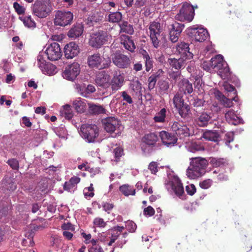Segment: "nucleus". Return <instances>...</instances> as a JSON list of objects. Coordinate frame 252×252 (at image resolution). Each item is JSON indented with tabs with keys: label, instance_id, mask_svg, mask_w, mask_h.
<instances>
[{
	"label": "nucleus",
	"instance_id": "f257e3e1",
	"mask_svg": "<svg viewBox=\"0 0 252 252\" xmlns=\"http://www.w3.org/2000/svg\"><path fill=\"white\" fill-rule=\"evenodd\" d=\"M190 164L187 170V176L195 179L203 176L206 172L208 165L207 160L204 158L194 157L190 158Z\"/></svg>",
	"mask_w": 252,
	"mask_h": 252
},
{
	"label": "nucleus",
	"instance_id": "f03ea898",
	"mask_svg": "<svg viewBox=\"0 0 252 252\" xmlns=\"http://www.w3.org/2000/svg\"><path fill=\"white\" fill-rule=\"evenodd\" d=\"M33 14L40 18L47 17L52 11V7L49 0H36L32 7Z\"/></svg>",
	"mask_w": 252,
	"mask_h": 252
},
{
	"label": "nucleus",
	"instance_id": "7ed1b4c3",
	"mask_svg": "<svg viewBox=\"0 0 252 252\" xmlns=\"http://www.w3.org/2000/svg\"><path fill=\"white\" fill-rule=\"evenodd\" d=\"M44 56H47V59L51 61H56L62 56V53L60 44L55 42L48 44L44 47Z\"/></svg>",
	"mask_w": 252,
	"mask_h": 252
},
{
	"label": "nucleus",
	"instance_id": "20e7f679",
	"mask_svg": "<svg viewBox=\"0 0 252 252\" xmlns=\"http://www.w3.org/2000/svg\"><path fill=\"white\" fill-rule=\"evenodd\" d=\"M187 34L192 39L200 42L205 41L209 36L207 30L197 26L189 27L187 30Z\"/></svg>",
	"mask_w": 252,
	"mask_h": 252
},
{
	"label": "nucleus",
	"instance_id": "39448f33",
	"mask_svg": "<svg viewBox=\"0 0 252 252\" xmlns=\"http://www.w3.org/2000/svg\"><path fill=\"white\" fill-rule=\"evenodd\" d=\"M194 15V7L186 2L183 4L179 12L175 16V19L180 21H187L190 22L193 19Z\"/></svg>",
	"mask_w": 252,
	"mask_h": 252
},
{
	"label": "nucleus",
	"instance_id": "423d86ee",
	"mask_svg": "<svg viewBox=\"0 0 252 252\" xmlns=\"http://www.w3.org/2000/svg\"><path fill=\"white\" fill-rule=\"evenodd\" d=\"M37 62L38 67L43 73L48 75H53L57 73V67L52 63L46 62L43 52L39 53Z\"/></svg>",
	"mask_w": 252,
	"mask_h": 252
},
{
	"label": "nucleus",
	"instance_id": "0eeeda50",
	"mask_svg": "<svg viewBox=\"0 0 252 252\" xmlns=\"http://www.w3.org/2000/svg\"><path fill=\"white\" fill-rule=\"evenodd\" d=\"M80 129L82 137L88 142H94L98 136V129L95 125H82Z\"/></svg>",
	"mask_w": 252,
	"mask_h": 252
},
{
	"label": "nucleus",
	"instance_id": "6e6552de",
	"mask_svg": "<svg viewBox=\"0 0 252 252\" xmlns=\"http://www.w3.org/2000/svg\"><path fill=\"white\" fill-rule=\"evenodd\" d=\"M109 37L110 35L107 31H98L92 34L90 44L94 48H100L108 41Z\"/></svg>",
	"mask_w": 252,
	"mask_h": 252
},
{
	"label": "nucleus",
	"instance_id": "1a4fd4ad",
	"mask_svg": "<svg viewBox=\"0 0 252 252\" xmlns=\"http://www.w3.org/2000/svg\"><path fill=\"white\" fill-rule=\"evenodd\" d=\"M113 63L120 68H126L130 64L129 57L117 51L112 56Z\"/></svg>",
	"mask_w": 252,
	"mask_h": 252
},
{
	"label": "nucleus",
	"instance_id": "9d476101",
	"mask_svg": "<svg viewBox=\"0 0 252 252\" xmlns=\"http://www.w3.org/2000/svg\"><path fill=\"white\" fill-rule=\"evenodd\" d=\"M73 17V14L70 11H58L56 14L54 22L55 25L65 26L70 23Z\"/></svg>",
	"mask_w": 252,
	"mask_h": 252
},
{
	"label": "nucleus",
	"instance_id": "9b49d317",
	"mask_svg": "<svg viewBox=\"0 0 252 252\" xmlns=\"http://www.w3.org/2000/svg\"><path fill=\"white\" fill-rule=\"evenodd\" d=\"M125 83V75L120 70H115L112 79L110 81V86L113 93L120 90Z\"/></svg>",
	"mask_w": 252,
	"mask_h": 252
},
{
	"label": "nucleus",
	"instance_id": "f8f14e48",
	"mask_svg": "<svg viewBox=\"0 0 252 252\" xmlns=\"http://www.w3.org/2000/svg\"><path fill=\"white\" fill-rule=\"evenodd\" d=\"M79 75V63L77 60L69 65L68 69H65L63 73V76L64 78L72 82L77 81V76Z\"/></svg>",
	"mask_w": 252,
	"mask_h": 252
},
{
	"label": "nucleus",
	"instance_id": "ddd939ff",
	"mask_svg": "<svg viewBox=\"0 0 252 252\" xmlns=\"http://www.w3.org/2000/svg\"><path fill=\"white\" fill-rule=\"evenodd\" d=\"M150 30V37L153 45L155 48H158L159 47L160 40L158 37L160 35V24L156 22L152 23L149 28Z\"/></svg>",
	"mask_w": 252,
	"mask_h": 252
},
{
	"label": "nucleus",
	"instance_id": "4468645a",
	"mask_svg": "<svg viewBox=\"0 0 252 252\" xmlns=\"http://www.w3.org/2000/svg\"><path fill=\"white\" fill-rule=\"evenodd\" d=\"M184 27V24L177 22H175L168 26L169 39L172 42L175 43L178 41Z\"/></svg>",
	"mask_w": 252,
	"mask_h": 252
},
{
	"label": "nucleus",
	"instance_id": "2eb2a0df",
	"mask_svg": "<svg viewBox=\"0 0 252 252\" xmlns=\"http://www.w3.org/2000/svg\"><path fill=\"white\" fill-rule=\"evenodd\" d=\"M195 115V122L200 127L207 126L212 121L213 114L211 112L203 111Z\"/></svg>",
	"mask_w": 252,
	"mask_h": 252
},
{
	"label": "nucleus",
	"instance_id": "dca6fc26",
	"mask_svg": "<svg viewBox=\"0 0 252 252\" xmlns=\"http://www.w3.org/2000/svg\"><path fill=\"white\" fill-rule=\"evenodd\" d=\"M110 75L106 70L98 72L95 76V82L96 84L103 88H108L110 87Z\"/></svg>",
	"mask_w": 252,
	"mask_h": 252
},
{
	"label": "nucleus",
	"instance_id": "f3484780",
	"mask_svg": "<svg viewBox=\"0 0 252 252\" xmlns=\"http://www.w3.org/2000/svg\"><path fill=\"white\" fill-rule=\"evenodd\" d=\"M171 128L180 139L189 137L190 135V130L189 127L181 123L175 122L173 124Z\"/></svg>",
	"mask_w": 252,
	"mask_h": 252
},
{
	"label": "nucleus",
	"instance_id": "a211bd4d",
	"mask_svg": "<svg viewBox=\"0 0 252 252\" xmlns=\"http://www.w3.org/2000/svg\"><path fill=\"white\" fill-rule=\"evenodd\" d=\"M189 44L185 42H181L177 44L176 50L180 57L187 60H190L193 58V54L189 51Z\"/></svg>",
	"mask_w": 252,
	"mask_h": 252
},
{
	"label": "nucleus",
	"instance_id": "6ab92c4d",
	"mask_svg": "<svg viewBox=\"0 0 252 252\" xmlns=\"http://www.w3.org/2000/svg\"><path fill=\"white\" fill-rule=\"evenodd\" d=\"M104 129L109 133H113L115 131L120 125V122L115 117H107L102 121Z\"/></svg>",
	"mask_w": 252,
	"mask_h": 252
},
{
	"label": "nucleus",
	"instance_id": "aec40b11",
	"mask_svg": "<svg viewBox=\"0 0 252 252\" xmlns=\"http://www.w3.org/2000/svg\"><path fill=\"white\" fill-rule=\"evenodd\" d=\"M64 56L67 59H72L79 54V45L74 42L67 44L64 48Z\"/></svg>",
	"mask_w": 252,
	"mask_h": 252
},
{
	"label": "nucleus",
	"instance_id": "412c9836",
	"mask_svg": "<svg viewBox=\"0 0 252 252\" xmlns=\"http://www.w3.org/2000/svg\"><path fill=\"white\" fill-rule=\"evenodd\" d=\"M169 185L175 194L180 197L184 194V189L182 183L179 178L174 177Z\"/></svg>",
	"mask_w": 252,
	"mask_h": 252
},
{
	"label": "nucleus",
	"instance_id": "4be33fe9",
	"mask_svg": "<svg viewBox=\"0 0 252 252\" xmlns=\"http://www.w3.org/2000/svg\"><path fill=\"white\" fill-rule=\"evenodd\" d=\"M188 61L181 57L179 59L170 58L168 59L167 62L172 69L179 70L185 67Z\"/></svg>",
	"mask_w": 252,
	"mask_h": 252
},
{
	"label": "nucleus",
	"instance_id": "5701e85b",
	"mask_svg": "<svg viewBox=\"0 0 252 252\" xmlns=\"http://www.w3.org/2000/svg\"><path fill=\"white\" fill-rule=\"evenodd\" d=\"M159 136L163 143L168 147L173 146L177 141L176 136L165 131H161Z\"/></svg>",
	"mask_w": 252,
	"mask_h": 252
},
{
	"label": "nucleus",
	"instance_id": "b1692460",
	"mask_svg": "<svg viewBox=\"0 0 252 252\" xmlns=\"http://www.w3.org/2000/svg\"><path fill=\"white\" fill-rule=\"evenodd\" d=\"M120 39L121 43L123 45L126 49L132 53L134 52L136 46L131 39V37L126 34H122Z\"/></svg>",
	"mask_w": 252,
	"mask_h": 252
},
{
	"label": "nucleus",
	"instance_id": "393cba45",
	"mask_svg": "<svg viewBox=\"0 0 252 252\" xmlns=\"http://www.w3.org/2000/svg\"><path fill=\"white\" fill-rule=\"evenodd\" d=\"M220 132L216 130L205 129L203 131L202 137L208 141L218 142L220 138Z\"/></svg>",
	"mask_w": 252,
	"mask_h": 252
},
{
	"label": "nucleus",
	"instance_id": "a878e982",
	"mask_svg": "<svg viewBox=\"0 0 252 252\" xmlns=\"http://www.w3.org/2000/svg\"><path fill=\"white\" fill-rule=\"evenodd\" d=\"M179 90L185 94H190L193 92L192 84L188 79H183L179 83Z\"/></svg>",
	"mask_w": 252,
	"mask_h": 252
},
{
	"label": "nucleus",
	"instance_id": "bb28decb",
	"mask_svg": "<svg viewBox=\"0 0 252 252\" xmlns=\"http://www.w3.org/2000/svg\"><path fill=\"white\" fill-rule=\"evenodd\" d=\"M212 69L218 70L221 69L225 63L223 60V56L221 55H217L211 59Z\"/></svg>",
	"mask_w": 252,
	"mask_h": 252
},
{
	"label": "nucleus",
	"instance_id": "cd10ccee",
	"mask_svg": "<svg viewBox=\"0 0 252 252\" xmlns=\"http://www.w3.org/2000/svg\"><path fill=\"white\" fill-rule=\"evenodd\" d=\"M225 117L229 124L235 126L240 124L242 121V119L238 117L233 110H229L226 112Z\"/></svg>",
	"mask_w": 252,
	"mask_h": 252
},
{
	"label": "nucleus",
	"instance_id": "c85d7f7f",
	"mask_svg": "<svg viewBox=\"0 0 252 252\" xmlns=\"http://www.w3.org/2000/svg\"><path fill=\"white\" fill-rule=\"evenodd\" d=\"M79 183V178L72 177L68 181L65 182L63 189L69 192H74L77 188V184Z\"/></svg>",
	"mask_w": 252,
	"mask_h": 252
},
{
	"label": "nucleus",
	"instance_id": "c756f323",
	"mask_svg": "<svg viewBox=\"0 0 252 252\" xmlns=\"http://www.w3.org/2000/svg\"><path fill=\"white\" fill-rule=\"evenodd\" d=\"M120 27V32L125 33L127 34L132 35L134 32L133 25L129 24L126 21H122L121 23L119 24Z\"/></svg>",
	"mask_w": 252,
	"mask_h": 252
},
{
	"label": "nucleus",
	"instance_id": "7c9ffc66",
	"mask_svg": "<svg viewBox=\"0 0 252 252\" xmlns=\"http://www.w3.org/2000/svg\"><path fill=\"white\" fill-rule=\"evenodd\" d=\"M87 61L89 66L98 68L101 63V58L99 54H94L89 56Z\"/></svg>",
	"mask_w": 252,
	"mask_h": 252
},
{
	"label": "nucleus",
	"instance_id": "2f4dec72",
	"mask_svg": "<svg viewBox=\"0 0 252 252\" xmlns=\"http://www.w3.org/2000/svg\"><path fill=\"white\" fill-rule=\"evenodd\" d=\"M44 227L42 225H35L33 223L29 225V229L31 232L27 233L25 234V236L26 237H28L30 239V242L31 244L32 245L34 243L32 239L34 232L40 230H42Z\"/></svg>",
	"mask_w": 252,
	"mask_h": 252
},
{
	"label": "nucleus",
	"instance_id": "473e14b6",
	"mask_svg": "<svg viewBox=\"0 0 252 252\" xmlns=\"http://www.w3.org/2000/svg\"><path fill=\"white\" fill-rule=\"evenodd\" d=\"M216 96L224 107H231L233 105L232 97L228 98L219 91L216 93Z\"/></svg>",
	"mask_w": 252,
	"mask_h": 252
},
{
	"label": "nucleus",
	"instance_id": "72a5a7b5",
	"mask_svg": "<svg viewBox=\"0 0 252 252\" xmlns=\"http://www.w3.org/2000/svg\"><path fill=\"white\" fill-rule=\"evenodd\" d=\"M158 140V136L155 133L145 134L143 138V142L149 146H154Z\"/></svg>",
	"mask_w": 252,
	"mask_h": 252
},
{
	"label": "nucleus",
	"instance_id": "f704fd0d",
	"mask_svg": "<svg viewBox=\"0 0 252 252\" xmlns=\"http://www.w3.org/2000/svg\"><path fill=\"white\" fill-rule=\"evenodd\" d=\"M19 19L23 22L24 26L29 28L33 29L36 27V23L32 18L31 16L23 15L19 17Z\"/></svg>",
	"mask_w": 252,
	"mask_h": 252
},
{
	"label": "nucleus",
	"instance_id": "c9c22d12",
	"mask_svg": "<svg viewBox=\"0 0 252 252\" xmlns=\"http://www.w3.org/2000/svg\"><path fill=\"white\" fill-rule=\"evenodd\" d=\"M210 163L213 167H222L228 165L227 160L224 158H211Z\"/></svg>",
	"mask_w": 252,
	"mask_h": 252
},
{
	"label": "nucleus",
	"instance_id": "e433bc0d",
	"mask_svg": "<svg viewBox=\"0 0 252 252\" xmlns=\"http://www.w3.org/2000/svg\"><path fill=\"white\" fill-rule=\"evenodd\" d=\"M223 87L226 91L232 94L233 95L232 96V99L237 101L238 97L237 96V92L235 88L233 85L226 82H224Z\"/></svg>",
	"mask_w": 252,
	"mask_h": 252
},
{
	"label": "nucleus",
	"instance_id": "4c0bfd02",
	"mask_svg": "<svg viewBox=\"0 0 252 252\" xmlns=\"http://www.w3.org/2000/svg\"><path fill=\"white\" fill-rule=\"evenodd\" d=\"M60 113L61 116L64 117L66 119L68 120L71 119L73 116L71 108L69 105H65L63 106L60 110Z\"/></svg>",
	"mask_w": 252,
	"mask_h": 252
},
{
	"label": "nucleus",
	"instance_id": "58836bf2",
	"mask_svg": "<svg viewBox=\"0 0 252 252\" xmlns=\"http://www.w3.org/2000/svg\"><path fill=\"white\" fill-rule=\"evenodd\" d=\"M89 111L90 113L94 115H99L105 113V109L103 106L95 104H90L89 106Z\"/></svg>",
	"mask_w": 252,
	"mask_h": 252
},
{
	"label": "nucleus",
	"instance_id": "ea45409f",
	"mask_svg": "<svg viewBox=\"0 0 252 252\" xmlns=\"http://www.w3.org/2000/svg\"><path fill=\"white\" fill-rule=\"evenodd\" d=\"M122 14L120 12H114L110 13L108 16V21L110 23H119L122 21Z\"/></svg>",
	"mask_w": 252,
	"mask_h": 252
},
{
	"label": "nucleus",
	"instance_id": "a19ab883",
	"mask_svg": "<svg viewBox=\"0 0 252 252\" xmlns=\"http://www.w3.org/2000/svg\"><path fill=\"white\" fill-rule=\"evenodd\" d=\"M120 190L125 196L134 195L135 194V190L133 188L128 185H123L120 187Z\"/></svg>",
	"mask_w": 252,
	"mask_h": 252
},
{
	"label": "nucleus",
	"instance_id": "79ce46f5",
	"mask_svg": "<svg viewBox=\"0 0 252 252\" xmlns=\"http://www.w3.org/2000/svg\"><path fill=\"white\" fill-rule=\"evenodd\" d=\"M177 109L180 116L184 119L188 116L190 111V106L185 103Z\"/></svg>",
	"mask_w": 252,
	"mask_h": 252
},
{
	"label": "nucleus",
	"instance_id": "37998d69",
	"mask_svg": "<svg viewBox=\"0 0 252 252\" xmlns=\"http://www.w3.org/2000/svg\"><path fill=\"white\" fill-rule=\"evenodd\" d=\"M166 116V109L163 108L154 117V120L156 123H164L165 122Z\"/></svg>",
	"mask_w": 252,
	"mask_h": 252
},
{
	"label": "nucleus",
	"instance_id": "c03bdc74",
	"mask_svg": "<svg viewBox=\"0 0 252 252\" xmlns=\"http://www.w3.org/2000/svg\"><path fill=\"white\" fill-rule=\"evenodd\" d=\"M218 71H219V75L222 79H228L230 76V69L227 63L223 65V66Z\"/></svg>",
	"mask_w": 252,
	"mask_h": 252
},
{
	"label": "nucleus",
	"instance_id": "a18cd8bd",
	"mask_svg": "<svg viewBox=\"0 0 252 252\" xmlns=\"http://www.w3.org/2000/svg\"><path fill=\"white\" fill-rule=\"evenodd\" d=\"M174 107L178 109L185 103L183 97L179 94H176L173 99Z\"/></svg>",
	"mask_w": 252,
	"mask_h": 252
},
{
	"label": "nucleus",
	"instance_id": "49530a36",
	"mask_svg": "<svg viewBox=\"0 0 252 252\" xmlns=\"http://www.w3.org/2000/svg\"><path fill=\"white\" fill-rule=\"evenodd\" d=\"M93 224L96 227L104 228L107 225V222L101 218L96 217L93 220Z\"/></svg>",
	"mask_w": 252,
	"mask_h": 252
},
{
	"label": "nucleus",
	"instance_id": "de8ad7c7",
	"mask_svg": "<svg viewBox=\"0 0 252 252\" xmlns=\"http://www.w3.org/2000/svg\"><path fill=\"white\" fill-rule=\"evenodd\" d=\"M130 87L134 93H137L138 92H141L142 84L138 80H136L132 81L130 83Z\"/></svg>",
	"mask_w": 252,
	"mask_h": 252
},
{
	"label": "nucleus",
	"instance_id": "09e8293b",
	"mask_svg": "<svg viewBox=\"0 0 252 252\" xmlns=\"http://www.w3.org/2000/svg\"><path fill=\"white\" fill-rule=\"evenodd\" d=\"M98 241L97 240L92 239V247L90 249L89 252H104L102 248L97 245Z\"/></svg>",
	"mask_w": 252,
	"mask_h": 252
},
{
	"label": "nucleus",
	"instance_id": "8fccbe9b",
	"mask_svg": "<svg viewBox=\"0 0 252 252\" xmlns=\"http://www.w3.org/2000/svg\"><path fill=\"white\" fill-rule=\"evenodd\" d=\"M113 153L115 158V160L118 162L120 160V158L124 155V150L122 147H117L114 149Z\"/></svg>",
	"mask_w": 252,
	"mask_h": 252
},
{
	"label": "nucleus",
	"instance_id": "3c124183",
	"mask_svg": "<svg viewBox=\"0 0 252 252\" xmlns=\"http://www.w3.org/2000/svg\"><path fill=\"white\" fill-rule=\"evenodd\" d=\"M7 163L14 170H18L19 168V163L18 160L15 158H11L7 160Z\"/></svg>",
	"mask_w": 252,
	"mask_h": 252
},
{
	"label": "nucleus",
	"instance_id": "603ef678",
	"mask_svg": "<svg viewBox=\"0 0 252 252\" xmlns=\"http://www.w3.org/2000/svg\"><path fill=\"white\" fill-rule=\"evenodd\" d=\"M146 70L149 72L153 67L154 61L150 56L144 59Z\"/></svg>",
	"mask_w": 252,
	"mask_h": 252
},
{
	"label": "nucleus",
	"instance_id": "864d4df0",
	"mask_svg": "<svg viewBox=\"0 0 252 252\" xmlns=\"http://www.w3.org/2000/svg\"><path fill=\"white\" fill-rule=\"evenodd\" d=\"M83 193L86 198L87 197H92L94 196V188L93 187L92 184H91L89 187L84 189L83 190Z\"/></svg>",
	"mask_w": 252,
	"mask_h": 252
},
{
	"label": "nucleus",
	"instance_id": "5fc2aeb1",
	"mask_svg": "<svg viewBox=\"0 0 252 252\" xmlns=\"http://www.w3.org/2000/svg\"><path fill=\"white\" fill-rule=\"evenodd\" d=\"M126 227L129 232H134L136 229L137 226L133 221L128 220L126 223Z\"/></svg>",
	"mask_w": 252,
	"mask_h": 252
},
{
	"label": "nucleus",
	"instance_id": "6e6d98bb",
	"mask_svg": "<svg viewBox=\"0 0 252 252\" xmlns=\"http://www.w3.org/2000/svg\"><path fill=\"white\" fill-rule=\"evenodd\" d=\"M205 101L203 99L198 98H194L191 100V105L194 107H200L203 106L204 104Z\"/></svg>",
	"mask_w": 252,
	"mask_h": 252
},
{
	"label": "nucleus",
	"instance_id": "4d7b16f0",
	"mask_svg": "<svg viewBox=\"0 0 252 252\" xmlns=\"http://www.w3.org/2000/svg\"><path fill=\"white\" fill-rule=\"evenodd\" d=\"M189 150L191 152H195L196 151H201L204 150V148L200 144H197L196 143H192L189 147Z\"/></svg>",
	"mask_w": 252,
	"mask_h": 252
},
{
	"label": "nucleus",
	"instance_id": "13d9d810",
	"mask_svg": "<svg viewBox=\"0 0 252 252\" xmlns=\"http://www.w3.org/2000/svg\"><path fill=\"white\" fill-rule=\"evenodd\" d=\"M212 182V180L206 179L200 182L199 186L203 189H208L211 186Z\"/></svg>",
	"mask_w": 252,
	"mask_h": 252
},
{
	"label": "nucleus",
	"instance_id": "bf43d9fd",
	"mask_svg": "<svg viewBox=\"0 0 252 252\" xmlns=\"http://www.w3.org/2000/svg\"><path fill=\"white\" fill-rule=\"evenodd\" d=\"M13 7L15 11L19 15L22 14L25 12V8L17 2H14L13 3Z\"/></svg>",
	"mask_w": 252,
	"mask_h": 252
},
{
	"label": "nucleus",
	"instance_id": "052dcab7",
	"mask_svg": "<svg viewBox=\"0 0 252 252\" xmlns=\"http://www.w3.org/2000/svg\"><path fill=\"white\" fill-rule=\"evenodd\" d=\"M69 37L76 38L79 36V30L78 27H74L71 29L68 33Z\"/></svg>",
	"mask_w": 252,
	"mask_h": 252
},
{
	"label": "nucleus",
	"instance_id": "680f3d73",
	"mask_svg": "<svg viewBox=\"0 0 252 252\" xmlns=\"http://www.w3.org/2000/svg\"><path fill=\"white\" fill-rule=\"evenodd\" d=\"M89 104H87L85 99L80 100V113H84L89 109Z\"/></svg>",
	"mask_w": 252,
	"mask_h": 252
},
{
	"label": "nucleus",
	"instance_id": "e2e57ef3",
	"mask_svg": "<svg viewBox=\"0 0 252 252\" xmlns=\"http://www.w3.org/2000/svg\"><path fill=\"white\" fill-rule=\"evenodd\" d=\"M186 190L189 195H193L196 192V188L193 184H190L186 186Z\"/></svg>",
	"mask_w": 252,
	"mask_h": 252
},
{
	"label": "nucleus",
	"instance_id": "0e129e2a",
	"mask_svg": "<svg viewBox=\"0 0 252 252\" xmlns=\"http://www.w3.org/2000/svg\"><path fill=\"white\" fill-rule=\"evenodd\" d=\"M155 211L152 206H148L145 208L143 210V214L145 216L149 217L153 216L155 214Z\"/></svg>",
	"mask_w": 252,
	"mask_h": 252
},
{
	"label": "nucleus",
	"instance_id": "69168bd1",
	"mask_svg": "<svg viewBox=\"0 0 252 252\" xmlns=\"http://www.w3.org/2000/svg\"><path fill=\"white\" fill-rule=\"evenodd\" d=\"M159 88L163 91H167L169 88V84L167 81L161 80L158 82Z\"/></svg>",
	"mask_w": 252,
	"mask_h": 252
},
{
	"label": "nucleus",
	"instance_id": "338daca9",
	"mask_svg": "<svg viewBox=\"0 0 252 252\" xmlns=\"http://www.w3.org/2000/svg\"><path fill=\"white\" fill-rule=\"evenodd\" d=\"M169 76L170 78L176 81L181 78V72L179 70L173 71L169 74Z\"/></svg>",
	"mask_w": 252,
	"mask_h": 252
},
{
	"label": "nucleus",
	"instance_id": "774afa93",
	"mask_svg": "<svg viewBox=\"0 0 252 252\" xmlns=\"http://www.w3.org/2000/svg\"><path fill=\"white\" fill-rule=\"evenodd\" d=\"M201 67L204 70L211 72V69H212L211 60L204 61L201 64Z\"/></svg>",
	"mask_w": 252,
	"mask_h": 252
}]
</instances>
